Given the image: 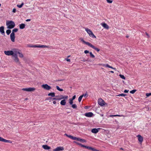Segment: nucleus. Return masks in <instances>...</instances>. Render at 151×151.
<instances>
[{"mask_svg":"<svg viewBox=\"0 0 151 151\" xmlns=\"http://www.w3.org/2000/svg\"><path fill=\"white\" fill-rule=\"evenodd\" d=\"M83 61H85V60H83Z\"/></svg>","mask_w":151,"mask_h":151,"instance_id":"338daca9","label":"nucleus"},{"mask_svg":"<svg viewBox=\"0 0 151 151\" xmlns=\"http://www.w3.org/2000/svg\"><path fill=\"white\" fill-rule=\"evenodd\" d=\"M4 26H1L0 27V32L2 34H4Z\"/></svg>","mask_w":151,"mask_h":151,"instance_id":"412c9836","label":"nucleus"},{"mask_svg":"<svg viewBox=\"0 0 151 151\" xmlns=\"http://www.w3.org/2000/svg\"><path fill=\"white\" fill-rule=\"evenodd\" d=\"M56 88L57 89L60 91H63V89L60 88L58 86H56Z\"/></svg>","mask_w":151,"mask_h":151,"instance_id":"c85d7f7f","label":"nucleus"},{"mask_svg":"<svg viewBox=\"0 0 151 151\" xmlns=\"http://www.w3.org/2000/svg\"><path fill=\"white\" fill-rule=\"evenodd\" d=\"M10 38L11 41L12 42H14L15 41V34L14 33L12 32L10 35Z\"/></svg>","mask_w":151,"mask_h":151,"instance_id":"9d476101","label":"nucleus"},{"mask_svg":"<svg viewBox=\"0 0 151 151\" xmlns=\"http://www.w3.org/2000/svg\"><path fill=\"white\" fill-rule=\"evenodd\" d=\"M85 148H86L87 149H88L89 150H92L93 151H99L98 150H97L94 148H93L92 147L87 146H86Z\"/></svg>","mask_w":151,"mask_h":151,"instance_id":"ddd939ff","label":"nucleus"},{"mask_svg":"<svg viewBox=\"0 0 151 151\" xmlns=\"http://www.w3.org/2000/svg\"><path fill=\"white\" fill-rule=\"evenodd\" d=\"M101 25L105 28L108 29L109 28V27L106 23H104L101 24Z\"/></svg>","mask_w":151,"mask_h":151,"instance_id":"6ab92c4d","label":"nucleus"},{"mask_svg":"<svg viewBox=\"0 0 151 151\" xmlns=\"http://www.w3.org/2000/svg\"><path fill=\"white\" fill-rule=\"evenodd\" d=\"M69 104L71 105H72L73 103V100L71 99H69Z\"/></svg>","mask_w":151,"mask_h":151,"instance_id":"58836bf2","label":"nucleus"},{"mask_svg":"<svg viewBox=\"0 0 151 151\" xmlns=\"http://www.w3.org/2000/svg\"><path fill=\"white\" fill-rule=\"evenodd\" d=\"M5 54L7 55H13V52L12 50L5 51H4Z\"/></svg>","mask_w":151,"mask_h":151,"instance_id":"39448f33","label":"nucleus"},{"mask_svg":"<svg viewBox=\"0 0 151 151\" xmlns=\"http://www.w3.org/2000/svg\"><path fill=\"white\" fill-rule=\"evenodd\" d=\"M145 34L147 35V37L148 38H149L150 37V36H149V34L147 32H145Z\"/></svg>","mask_w":151,"mask_h":151,"instance_id":"6e6d98bb","label":"nucleus"},{"mask_svg":"<svg viewBox=\"0 0 151 151\" xmlns=\"http://www.w3.org/2000/svg\"><path fill=\"white\" fill-rule=\"evenodd\" d=\"M84 108L85 109H87L88 108V107L87 106H85V107H84Z\"/></svg>","mask_w":151,"mask_h":151,"instance_id":"052dcab7","label":"nucleus"},{"mask_svg":"<svg viewBox=\"0 0 151 151\" xmlns=\"http://www.w3.org/2000/svg\"><path fill=\"white\" fill-rule=\"evenodd\" d=\"M83 95H81L80 96L78 99V101L79 102H80L82 100L83 97Z\"/></svg>","mask_w":151,"mask_h":151,"instance_id":"c756f323","label":"nucleus"},{"mask_svg":"<svg viewBox=\"0 0 151 151\" xmlns=\"http://www.w3.org/2000/svg\"><path fill=\"white\" fill-rule=\"evenodd\" d=\"M126 94L122 93L121 94H119L118 95V96H126Z\"/></svg>","mask_w":151,"mask_h":151,"instance_id":"ea45409f","label":"nucleus"},{"mask_svg":"<svg viewBox=\"0 0 151 151\" xmlns=\"http://www.w3.org/2000/svg\"><path fill=\"white\" fill-rule=\"evenodd\" d=\"M13 56L14 57V60L17 63L19 61V60L18 58L17 55H13Z\"/></svg>","mask_w":151,"mask_h":151,"instance_id":"a211bd4d","label":"nucleus"},{"mask_svg":"<svg viewBox=\"0 0 151 151\" xmlns=\"http://www.w3.org/2000/svg\"><path fill=\"white\" fill-rule=\"evenodd\" d=\"M70 56V55L68 56V57H69Z\"/></svg>","mask_w":151,"mask_h":151,"instance_id":"774afa93","label":"nucleus"},{"mask_svg":"<svg viewBox=\"0 0 151 151\" xmlns=\"http://www.w3.org/2000/svg\"><path fill=\"white\" fill-rule=\"evenodd\" d=\"M86 146H85V145H82H82H81V147H84L85 148V147H86Z\"/></svg>","mask_w":151,"mask_h":151,"instance_id":"13d9d810","label":"nucleus"},{"mask_svg":"<svg viewBox=\"0 0 151 151\" xmlns=\"http://www.w3.org/2000/svg\"><path fill=\"white\" fill-rule=\"evenodd\" d=\"M83 61H85V60H83Z\"/></svg>","mask_w":151,"mask_h":151,"instance_id":"69168bd1","label":"nucleus"},{"mask_svg":"<svg viewBox=\"0 0 151 151\" xmlns=\"http://www.w3.org/2000/svg\"><path fill=\"white\" fill-rule=\"evenodd\" d=\"M107 2L109 3H111L113 1L111 0H106Z\"/></svg>","mask_w":151,"mask_h":151,"instance_id":"c03bdc74","label":"nucleus"},{"mask_svg":"<svg viewBox=\"0 0 151 151\" xmlns=\"http://www.w3.org/2000/svg\"><path fill=\"white\" fill-rule=\"evenodd\" d=\"M71 107L73 108V109H76L77 107V105L75 104H72V105Z\"/></svg>","mask_w":151,"mask_h":151,"instance_id":"2f4dec72","label":"nucleus"},{"mask_svg":"<svg viewBox=\"0 0 151 151\" xmlns=\"http://www.w3.org/2000/svg\"><path fill=\"white\" fill-rule=\"evenodd\" d=\"M137 137H138V139L139 142L141 144L143 140V137L140 135H138L137 136Z\"/></svg>","mask_w":151,"mask_h":151,"instance_id":"9b49d317","label":"nucleus"},{"mask_svg":"<svg viewBox=\"0 0 151 151\" xmlns=\"http://www.w3.org/2000/svg\"><path fill=\"white\" fill-rule=\"evenodd\" d=\"M120 149L123 150V149L122 148H120Z\"/></svg>","mask_w":151,"mask_h":151,"instance_id":"0e129e2a","label":"nucleus"},{"mask_svg":"<svg viewBox=\"0 0 151 151\" xmlns=\"http://www.w3.org/2000/svg\"><path fill=\"white\" fill-rule=\"evenodd\" d=\"M129 90H124V92L125 93H127L128 92Z\"/></svg>","mask_w":151,"mask_h":151,"instance_id":"603ef678","label":"nucleus"},{"mask_svg":"<svg viewBox=\"0 0 151 151\" xmlns=\"http://www.w3.org/2000/svg\"><path fill=\"white\" fill-rule=\"evenodd\" d=\"M80 40L81 42H82L83 43L86 44V45L89 46L90 47L92 48L93 49L95 50L97 52H98L100 51V49L99 48L95 47L91 43H89L88 42H86L82 38H80Z\"/></svg>","mask_w":151,"mask_h":151,"instance_id":"f257e3e1","label":"nucleus"},{"mask_svg":"<svg viewBox=\"0 0 151 151\" xmlns=\"http://www.w3.org/2000/svg\"><path fill=\"white\" fill-rule=\"evenodd\" d=\"M18 31V29L17 28H15L12 30V32L14 33L17 32Z\"/></svg>","mask_w":151,"mask_h":151,"instance_id":"473e14b6","label":"nucleus"},{"mask_svg":"<svg viewBox=\"0 0 151 151\" xmlns=\"http://www.w3.org/2000/svg\"><path fill=\"white\" fill-rule=\"evenodd\" d=\"M93 114L91 112L87 113L84 114L85 116L88 117H92L93 116Z\"/></svg>","mask_w":151,"mask_h":151,"instance_id":"dca6fc26","label":"nucleus"},{"mask_svg":"<svg viewBox=\"0 0 151 151\" xmlns=\"http://www.w3.org/2000/svg\"><path fill=\"white\" fill-rule=\"evenodd\" d=\"M20 29H23L25 28V24H21L19 25Z\"/></svg>","mask_w":151,"mask_h":151,"instance_id":"4be33fe9","label":"nucleus"},{"mask_svg":"<svg viewBox=\"0 0 151 151\" xmlns=\"http://www.w3.org/2000/svg\"><path fill=\"white\" fill-rule=\"evenodd\" d=\"M136 90L135 89L132 90L130 91V93L132 94L134 93L136 91Z\"/></svg>","mask_w":151,"mask_h":151,"instance_id":"e433bc0d","label":"nucleus"},{"mask_svg":"<svg viewBox=\"0 0 151 151\" xmlns=\"http://www.w3.org/2000/svg\"><path fill=\"white\" fill-rule=\"evenodd\" d=\"M48 95V96L54 97L55 96V93L54 92L50 93Z\"/></svg>","mask_w":151,"mask_h":151,"instance_id":"a878e982","label":"nucleus"},{"mask_svg":"<svg viewBox=\"0 0 151 151\" xmlns=\"http://www.w3.org/2000/svg\"><path fill=\"white\" fill-rule=\"evenodd\" d=\"M19 55V56L20 58H23V54L20 52V51L19 52V53H18Z\"/></svg>","mask_w":151,"mask_h":151,"instance_id":"c9c22d12","label":"nucleus"},{"mask_svg":"<svg viewBox=\"0 0 151 151\" xmlns=\"http://www.w3.org/2000/svg\"><path fill=\"white\" fill-rule=\"evenodd\" d=\"M28 46L31 47L38 48V45H30Z\"/></svg>","mask_w":151,"mask_h":151,"instance_id":"b1692460","label":"nucleus"},{"mask_svg":"<svg viewBox=\"0 0 151 151\" xmlns=\"http://www.w3.org/2000/svg\"><path fill=\"white\" fill-rule=\"evenodd\" d=\"M11 32V30L9 29H8L6 31V33L7 35H9Z\"/></svg>","mask_w":151,"mask_h":151,"instance_id":"f704fd0d","label":"nucleus"},{"mask_svg":"<svg viewBox=\"0 0 151 151\" xmlns=\"http://www.w3.org/2000/svg\"><path fill=\"white\" fill-rule=\"evenodd\" d=\"M66 101L64 99L61 101L60 102V104L62 105H65L66 104Z\"/></svg>","mask_w":151,"mask_h":151,"instance_id":"5701e85b","label":"nucleus"},{"mask_svg":"<svg viewBox=\"0 0 151 151\" xmlns=\"http://www.w3.org/2000/svg\"><path fill=\"white\" fill-rule=\"evenodd\" d=\"M98 103L101 106H102L105 105V102L101 98H99L98 100Z\"/></svg>","mask_w":151,"mask_h":151,"instance_id":"20e7f679","label":"nucleus"},{"mask_svg":"<svg viewBox=\"0 0 151 151\" xmlns=\"http://www.w3.org/2000/svg\"><path fill=\"white\" fill-rule=\"evenodd\" d=\"M100 129V128H98L97 129H96V128L93 129L91 130V132H92L94 133H95V134L96 133L99 132V130Z\"/></svg>","mask_w":151,"mask_h":151,"instance_id":"4468645a","label":"nucleus"},{"mask_svg":"<svg viewBox=\"0 0 151 151\" xmlns=\"http://www.w3.org/2000/svg\"><path fill=\"white\" fill-rule=\"evenodd\" d=\"M64 150V148L63 147H56L53 150V151H63Z\"/></svg>","mask_w":151,"mask_h":151,"instance_id":"1a4fd4ad","label":"nucleus"},{"mask_svg":"<svg viewBox=\"0 0 151 151\" xmlns=\"http://www.w3.org/2000/svg\"><path fill=\"white\" fill-rule=\"evenodd\" d=\"M116 116H122V115H116Z\"/></svg>","mask_w":151,"mask_h":151,"instance_id":"680f3d73","label":"nucleus"},{"mask_svg":"<svg viewBox=\"0 0 151 151\" xmlns=\"http://www.w3.org/2000/svg\"><path fill=\"white\" fill-rule=\"evenodd\" d=\"M53 103L54 104H55L56 103V101H54L53 102Z\"/></svg>","mask_w":151,"mask_h":151,"instance_id":"bf43d9fd","label":"nucleus"},{"mask_svg":"<svg viewBox=\"0 0 151 151\" xmlns=\"http://www.w3.org/2000/svg\"><path fill=\"white\" fill-rule=\"evenodd\" d=\"M102 65L106 67H108L115 70H116V69L115 68H113L112 67L109 65L108 64H102Z\"/></svg>","mask_w":151,"mask_h":151,"instance_id":"f3484780","label":"nucleus"},{"mask_svg":"<svg viewBox=\"0 0 151 151\" xmlns=\"http://www.w3.org/2000/svg\"><path fill=\"white\" fill-rule=\"evenodd\" d=\"M16 10L15 8H14L12 10V12L13 13H15L16 12Z\"/></svg>","mask_w":151,"mask_h":151,"instance_id":"09e8293b","label":"nucleus"},{"mask_svg":"<svg viewBox=\"0 0 151 151\" xmlns=\"http://www.w3.org/2000/svg\"><path fill=\"white\" fill-rule=\"evenodd\" d=\"M81 139L80 138H77V140L81 142Z\"/></svg>","mask_w":151,"mask_h":151,"instance_id":"8fccbe9b","label":"nucleus"},{"mask_svg":"<svg viewBox=\"0 0 151 151\" xmlns=\"http://www.w3.org/2000/svg\"><path fill=\"white\" fill-rule=\"evenodd\" d=\"M75 142L78 145L81 146V145H82V144H81V143H80L76 142Z\"/></svg>","mask_w":151,"mask_h":151,"instance_id":"a18cd8bd","label":"nucleus"},{"mask_svg":"<svg viewBox=\"0 0 151 151\" xmlns=\"http://www.w3.org/2000/svg\"><path fill=\"white\" fill-rule=\"evenodd\" d=\"M31 21V19H28L27 20H26V22H29Z\"/></svg>","mask_w":151,"mask_h":151,"instance_id":"4d7b16f0","label":"nucleus"},{"mask_svg":"<svg viewBox=\"0 0 151 151\" xmlns=\"http://www.w3.org/2000/svg\"><path fill=\"white\" fill-rule=\"evenodd\" d=\"M47 46L44 45H38V48H43V47H47Z\"/></svg>","mask_w":151,"mask_h":151,"instance_id":"bb28decb","label":"nucleus"},{"mask_svg":"<svg viewBox=\"0 0 151 151\" xmlns=\"http://www.w3.org/2000/svg\"><path fill=\"white\" fill-rule=\"evenodd\" d=\"M109 116L110 117H113V116H116V115H110Z\"/></svg>","mask_w":151,"mask_h":151,"instance_id":"864d4df0","label":"nucleus"},{"mask_svg":"<svg viewBox=\"0 0 151 151\" xmlns=\"http://www.w3.org/2000/svg\"><path fill=\"white\" fill-rule=\"evenodd\" d=\"M147 97H149L150 96H151V93H147L146 94Z\"/></svg>","mask_w":151,"mask_h":151,"instance_id":"a19ab883","label":"nucleus"},{"mask_svg":"<svg viewBox=\"0 0 151 151\" xmlns=\"http://www.w3.org/2000/svg\"><path fill=\"white\" fill-rule=\"evenodd\" d=\"M0 141L5 142H8L10 143H11L12 142L11 141L6 140L1 137H0Z\"/></svg>","mask_w":151,"mask_h":151,"instance_id":"6e6552de","label":"nucleus"},{"mask_svg":"<svg viewBox=\"0 0 151 151\" xmlns=\"http://www.w3.org/2000/svg\"><path fill=\"white\" fill-rule=\"evenodd\" d=\"M12 51H13L14 53L13 55L15 54L17 55V54H18L19 52L20 51L19 50L17 49H13Z\"/></svg>","mask_w":151,"mask_h":151,"instance_id":"2eb2a0df","label":"nucleus"},{"mask_svg":"<svg viewBox=\"0 0 151 151\" xmlns=\"http://www.w3.org/2000/svg\"><path fill=\"white\" fill-rule=\"evenodd\" d=\"M68 98V96H63L62 95V99H67Z\"/></svg>","mask_w":151,"mask_h":151,"instance_id":"4c0bfd02","label":"nucleus"},{"mask_svg":"<svg viewBox=\"0 0 151 151\" xmlns=\"http://www.w3.org/2000/svg\"><path fill=\"white\" fill-rule=\"evenodd\" d=\"M23 91H32L35 90V88H23L22 89Z\"/></svg>","mask_w":151,"mask_h":151,"instance_id":"423d86ee","label":"nucleus"},{"mask_svg":"<svg viewBox=\"0 0 151 151\" xmlns=\"http://www.w3.org/2000/svg\"><path fill=\"white\" fill-rule=\"evenodd\" d=\"M6 25L7 26V28L11 29L13 28L15 25L14 22L12 21H7L6 22Z\"/></svg>","mask_w":151,"mask_h":151,"instance_id":"f03ea898","label":"nucleus"},{"mask_svg":"<svg viewBox=\"0 0 151 151\" xmlns=\"http://www.w3.org/2000/svg\"><path fill=\"white\" fill-rule=\"evenodd\" d=\"M76 96L75 95L73 96L72 98L71 99L73 100L74 99H75L76 98Z\"/></svg>","mask_w":151,"mask_h":151,"instance_id":"49530a36","label":"nucleus"},{"mask_svg":"<svg viewBox=\"0 0 151 151\" xmlns=\"http://www.w3.org/2000/svg\"><path fill=\"white\" fill-rule=\"evenodd\" d=\"M84 52L85 54H87L89 52V51L87 50H85L84 51Z\"/></svg>","mask_w":151,"mask_h":151,"instance_id":"de8ad7c7","label":"nucleus"},{"mask_svg":"<svg viewBox=\"0 0 151 151\" xmlns=\"http://www.w3.org/2000/svg\"><path fill=\"white\" fill-rule=\"evenodd\" d=\"M50 98V99H52L54 100H58L57 97H55V98H53L52 99L51 98Z\"/></svg>","mask_w":151,"mask_h":151,"instance_id":"5fc2aeb1","label":"nucleus"},{"mask_svg":"<svg viewBox=\"0 0 151 151\" xmlns=\"http://www.w3.org/2000/svg\"><path fill=\"white\" fill-rule=\"evenodd\" d=\"M67 137H68L73 139V140H77V138L71 135H68L67 134H64Z\"/></svg>","mask_w":151,"mask_h":151,"instance_id":"f8f14e48","label":"nucleus"},{"mask_svg":"<svg viewBox=\"0 0 151 151\" xmlns=\"http://www.w3.org/2000/svg\"><path fill=\"white\" fill-rule=\"evenodd\" d=\"M42 147L45 150H48L50 149V147L47 145H44L42 146Z\"/></svg>","mask_w":151,"mask_h":151,"instance_id":"aec40b11","label":"nucleus"},{"mask_svg":"<svg viewBox=\"0 0 151 151\" xmlns=\"http://www.w3.org/2000/svg\"><path fill=\"white\" fill-rule=\"evenodd\" d=\"M119 76L121 78H122L123 79H125V78L123 75H122V74H120L119 75Z\"/></svg>","mask_w":151,"mask_h":151,"instance_id":"72a5a7b5","label":"nucleus"},{"mask_svg":"<svg viewBox=\"0 0 151 151\" xmlns=\"http://www.w3.org/2000/svg\"><path fill=\"white\" fill-rule=\"evenodd\" d=\"M55 97H57L58 100L62 99V95L56 96Z\"/></svg>","mask_w":151,"mask_h":151,"instance_id":"393cba45","label":"nucleus"},{"mask_svg":"<svg viewBox=\"0 0 151 151\" xmlns=\"http://www.w3.org/2000/svg\"><path fill=\"white\" fill-rule=\"evenodd\" d=\"M82 95H83V96H84L85 97H87L88 96V94L87 93V92H86L85 94H83Z\"/></svg>","mask_w":151,"mask_h":151,"instance_id":"79ce46f5","label":"nucleus"},{"mask_svg":"<svg viewBox=\"0 0 151 151\" xmlns=\"http://www.w3.org/2000/svg\"><path fill=\"white\" fill-rule=\"evenodd\" d=\"M24 5V3L22 2L20 5L18 4L17 5V6L19 8H21L22 7L23 5Z\"/></svg>","mask_w":151,"mask_h":151,"instance_id":"cd10ccee","label":"nucleus"},{"mask_svg":"<svg viewBox=\"0 0 151 151\" xmlns=\"http://www.w3.org/2000/svg\"><path fill=\"white\" fill-rule=\"evenodd\" d=\"M110 73H114V72L113 71H110Z\"/></svg>","mask_w":151,"mask_h":151,"instance_id":"e2e57ef3","label":"nucleus"},{"mask_svg":"<svg viewBox=\"0 0 151 151\" xmlns=\"http://www.w3.org/2000/svg\"><path fill=\"white\" fill-rule=\"evenodd\" d=\"M81 142H86V141L85 139H81Z\"/></svg>","mask_w":151,"mask_h":151,"instance_id":"37998d69","label":"nucleus"},{"mask_svg":"<svg viewBox=\"0 0 151 151\" xmlns=\"http://www.w3.org/2000/svg\"><path fill=\"white\" fill-rule=\"evenodd\" d=\"M41 86L44 89L47 90H49L51 88V87L47 84H43Z\"/></svg>","mask_w":151,"mask_h":151,"instance_id":"0eeeda50","label":"nucleus"},{"mask_svg":"<svg viewBox=\"0 0 151 151\" xmlns=\"http://www.w3.org/2000/svg\"><path fill=\"white\" fill-rule=\"evenodd\" d=\"M89 54L90 55V57L92 58H95V56L92 54V52H89Z\"/></svg>","mask_w":151,"mask_h":151,"instance_id":"7c9ffc66","label":"nucleus"},{"mask_svg":"<svg viewBox=\"0 0 151 151\" xmlns=\"http://www.w3.org/2000/svg\"><path fill=\"white\" fill-rule=\"evenodd\" d=\"M85 30L89 34V36L92 38H96V36L93 34L92 31L87 28H85Z\"/></svg>","mask_w":151,"mask_h":151,"instance_id":"7ed1b4c3","label":"nucleus"},{"mask_svg":"<svg viewBox=\"0 0 151 151\" xmlns=\"http://www.w3.org/2000/svg\"><path fill=\"white\" fill-rule=\"evenodd\" d=\"M65 60H66L68 62H70V59H68V58H65Z\"/></svg>","mask_w":151,"mask_h":151,"instance_id":"3c124183","label":"nucleus"}]
</instances>
